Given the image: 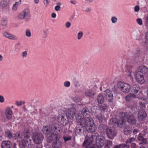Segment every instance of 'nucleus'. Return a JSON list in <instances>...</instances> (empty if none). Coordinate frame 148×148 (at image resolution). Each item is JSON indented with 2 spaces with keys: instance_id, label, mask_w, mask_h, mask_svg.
I'll return each instance as SVG.
<instances>
[{
  "instance_id": "39",
  "label": "nucleus",
  "mask_w": 148,
  "mask_h": 148,
  "mask_svg": "<svg viewBox=\"0 0 148 148\" xmlns=\"http://www.w3.org/2000/svg\"><path fill=\"white\" fill-rule=\"evenodd\" d=\"M7 23V21L4 18H2L1 21V24L3 26H5Z\"/></svg>"
},
{
  "instance_id": "43",
  "label": "nucleus",
  "mask_w": 148,
  "mask_h": 148,
  "mask_svg": "<svg viewBox=\"0 0 148 148\" xmlns=\"http://www.w3.org/2000/svg\"><path fill=\"white\" fill-rule=\"evenodd\" d=\"M64 86L66 87H68L70 85V83L69 81H66L64 82Z\"/></svg>"
},
{
  "instance_id": "51",
  "label": "nucleus",
  "mask_w": 148,
  "mask_h": 148,
  "mask_svg": "<svg viewBox=\"0 0 148 148\" xmlns=\"http://www.w3.org/2000/svg\"><path fill=\"white\" fill-rule=\"evenodd\" d=\"M71 25V23L69 22H67L66 23L65 26L66 28H69Z\"/></svg>"
},
{
  "instance_id": "6",
  "label": "nucleus",
  "mask_w": 148,
  "mask_h": 148,
  "mask_svg": "<svg viewBox=\"0 0 148 148\" xmlns=\"http://www.w3.org/2000/svg\"><path fill=\"white\" fill-rule=\"evenodd\" d=\"M18 17L20 19H24L26 21L29 20L30 18V14L28 10H25L18 15Z\"/></svg>"
},
{
  "instance_id": "26",
  "label": "nucleus",
  "mask_w": 148,
  "mask_h": 148,
  "mask_svg": "<svg viewBox=\"0 0 148 148\" xmlns=\"http://www.w3.org/2000/svg\"><path fill=\"white\" fill-rule=\"evenodd\" d=\"M140 71L144 75H148V68L144 66H140L139 67Z\"/></svg>"
},
{
  "instance_id": "58",
  "label": "nucleus",
  "mask_w": 148,
  "mask_h": 148,
  "mask_svg": "<svg viewBox=\"0 0 148 148\" xmlns=\"http://www.w3.org/2000/svg\"><path fill=\"white\" fill-rule=\"evenodd\" d=\"M139 131V130H138L134 129L133 132V134L134 135H135Z\"/></svg>"
},
{
  "instance_id": "5",
  "label": "nucleus",
  "mask_w": 148,
  "mask_h": 148,
  "mask_svg": "<svg viewBox=\"0 0 148 148\" xmlns=\"http://www.w3.org/2000/svg\"><path fill=\"white\" fill-rule=\"evenodd\" d=\"M32 138L35 143L38 144L42 143L44 136L41 133H36L34 134Z\"/></svg>"
},
{
  "instance_id": "3",
  "label": "nucleus",
  "mask_w": 148,
  "mask_h": 148,
  "mask_svg": "<svg viewBox=\"0 0 148 148\" xmlns=\"http://www.w3.org/2000/svg\"><path fill=\"white\" fill-rule=\"evenodd\" d=\"M117 86L121 91L124 93H128L130 91L131 86L128 84L119 81L117 83Z\"/></svg>"
},
{
  "instance_id": "55",
  "label": "nucleus",
  "mask_w": 148,
  "mask_h": 148,
  "mask_svg": "<svg viewBox=\"0 0 148 148\" xmlns=\"http://www.w3.org/2000/svg\"><path fill=\"white\" fill-rule=\"evenodd\" d=\"M140 8L139 6L138 5H136L135 7L134 10L135 12H137L139 11Z\"/></svg>"
},
{
  "instance_id": "20",
  "label": "nucleus",
  "mask_w": 148,
  "mask_h": 148,
  "mask_svg": "<svg viewBox=\"0 0 148 148\" xmlns=\"http://www.w3.org/2000/svg\"><path fill=\"white\" fill-rule=\"evenodd\" d=\"M106 143V140L101 138H98L96 141V145L98 147L101 148Z\"/></svg>"
},
{
  "instance_id": "54",
  "label": "nucleus",
  "mask_w": 148,
  "mask_h": 148,
  "mask_svg": "<svg viewBox=\"0 0 148 148\" xmlns=\"http://www.w3.org/2000/svg\"><path fill=\"white\" fill-rule=\"evenodd\" d=\"M16 104L18 106H21L22 104V101H16Z\"/></svg>"
},
{
  "instance_id": "60",
  "label": "nucleus",
  "mask_w": 148,
  "mask_h": 148,
  "mask_svg": "<svg viewBox=\"0 0 148 148\" xmlns=\"http://www.w3.org/2000/svg\"><path fill=\"white\" fill-rule=\"evenodd\" d=\"M136 144L134 143H132L131 146V148H136Z\"/></svg>"
},
{
  "instance_id": "31",
  "label": "nucleus",
  "mask_w": 148,
  "mask_h": 148,
  "mask_svg": "<svg viewBox=\"0 0 148 148\" xmlns=\"http://www.w3.org/2000/svg\"><path fill=\"white\" fill-rule=\"evenodd\" d=\"M136 98V96L132 93H130L125 97L126 100L127 101H130L133 98Z\"/></svg>"
},
{
  "instance_id": "52",
  "label": "nucleus",
  "mask_w": 148,
  "mask_h": 148,
  "mask_svg": "<svg viewBox=\"0 0 148 148\" xmlns=\"http://www.w3.org/2000/svg\"><path fill=\"white\" fill-rule=\"evenodd\" d=\"M49 3V1L48 0H44V3L46 7H47Z\"/></svg>"
},
{
  "instance_id": "53",
  "label": "nucleus",
  "mask_w": 148,
  "mask_h": 148,
  "mask_svg": "<svg viewBox=\"0 0 148 148\" xmlns=\"http://www.w3.org/2000/svg\"><path fill=\"white\" fill-rule=\"evenodd\" d=\"M60 7L59 5H57L55 7V10L56 11H59L60 10Z\"/></svg>"
},
{
  "instance_id": "56",
  "label": "nucleus",
  "mask_w": 148,
  "mask_h": 148,
  "mask_svg": "<svg viewBox=\"0 0 148 148\" xmlns=\"http://www.w3.org/2000/svg\"><path fill=\"white\" fill-rule=\"evenodd\" d=\"M145 25L146 27L148 28V14L145 18Z\"/></svg>"
},
{
  "instance_id": "12",
  "label": "nucleus",
  "mask_w": 148,
  "mask_h": 148,
  "mask_svg": "<svg viewBox=\"0 0 148 148\" xmlns=\"http://www.w3.org/2000/svg\"><path fill=\"white\" fill-rule=\"evenodd\" d=\"M91 110L87 107H85L82 111V114L83 116V118L87 117H90L91 113Z\"/></svg>"
},
{
  "instance_id": "23",
  "label": "nucleus",
  "mask_w": 148,
  "mask_h": 148,
  "mask_svg": "<svg viewBox=\"0 0 148 148\" xmlns=\"http://www.w3.org/2000/svg\"><path fill=\"white\" fill-rule=\"evenodd\" d=\"M29 131V130L28 129H25L21 133V136L25 138L29 139L30 138V133Z\"/></svg>"
},
{
  "instance_id": "18",
  "label": "nucleus",
  "mask_w": 148,
  "mask_h": 148,
  "mask_svg": "<svg viewBox=\"0 0 148 148\" xmlns=\"http://www.w3.org/2000/svg\"><path fill=\"white\" fill-rule=\"evenodd\" d=\"M5 113L6 117L8 120H10L12 118L13 114L12 111L10 108H7Z\"/></svg>"
},
{
  "instance_id": "29",
  "label": "nucleus",
  "mask_w": 148,
  "mask_h": 148,
  "mask_svg": "<svg viewBox=\"0 0 148 148\" xmlns=\"http://www.w3.org/2000/svg\"><path fill=\"white\" fill-rule=\"evenodd\" d=\"M52 145L53 148H61L62 143L60 141H55L52 143Z\"/></svg>"
},
{
  "instance_id": "13",
  "label": "nucleus",
  "mask_w": 148,
  "mask_h": 148,
  "mask_svg": "<svg viewBox=\"0 0 148 148\" xmlns=\"http://www.w3.org/2000/svg\"><path fill=\"white\" fill-rule=\"evenodd\" d=\"M105 92V95L107 99L109 101L112 102L113 99V97L112 91L109 89H107Z\"/></svg>"
},
{
  "instance_id": "34",
  "label": "nucleus",
  "mask_w": 148,
  "mask_h": 148,
  "mask_svg": "<svg viewBox=\"0 0 148 148\" xmlns=\"http://www.w3.org/2000/svg\"><path fill=\"white\" fill-rule=\"evenodd\" d=\"M9 3L8 0H2L0 3V6L2 7H5L8 5Z\"/></svg>"
},
{
  "instance_id": "63",
  "label": "nucleus",
  "mask_w": 148,
  "mask_h": 148,
  "mask_svg": "<svg viewBox=\"0 0 148 148\" xmlns=\"http://www.w3.org/2000/svg\"><path fill=\"white\" fill-rule=\"evenodd\" d=\"M70 2L74 5H75L77 3V2L75 0H71L70 1Z\"/></svg>"
},
{
  "instance_id": "15",
  "label": "nucleus",
  "mask_w": 148,
  "mask_h": 148,
  "mask_svg": "<svg viewBox=\"0 0 148 148\" xmlns=\"http://www.w3.org/2000/svg\"><path fill=\"white\" fill-rule=\"evenodd\" d=\"M91 123V125L87 126L85 127L86 131L89 132H95L97 129V127L95 125L94 123Z\"/></svg>"
},
{
  "instance_id": "62",
  "label": "nucleus",
  "mask_w": 148,
  "mask_h": 148,
  "mask_svg": "<svg viewBox=\"0 0 148 148\" xmlns=\"http://www.w3.org/2000/svg\"><path fill=\"white\" fill-rule=\"evenodd\" d=\"M79 82L77 81H75L74 82V85L76 87H77L78 85Z\"/></svg>"
},
{
  "instance_id": "32",
  "label": "nucleus",
  "mask_w": 148,
  "mask_h": 148,
  "mask_svg": "<svg viewBox=\"0 0 148 148\" xmlns=\"http://www.w3.org/2000/svg\"><path fill=\"white\" fill-rule=\"evenodd\" d=\"M132 132V129L128 126H126L124 129V133L125 135L130 134Z\"/></svg>"
},
{
  "instance_id": "49",
  "label": "nucleus",
  "mask_w": 148,
  "mask_h": 148,
  "mask_svg": "<svg viewBox=\"0 0 148 148\" xmlns=\"http://www.w3.org/2000/svg\"><path fill=\"white\" fill-rule=\"evenodd\" d=\"M4 101V98L2 95H0V102L2 103Z\"/></svg>"
},
{
  "instance_id": "59",
  "label": "nucleus",
  "mask_w": 148,
  "mask_h": 148,
  "mask_svg": "<svg viewBox=\"0 0 148 148\" xmlns=\"http://www.w3.org/2000/svg\"><path fill=\"white\" fill-rule=\"evenodd\" d=\"M145 38L147 41L148 44V32H147L145 34Z\"/></svg>"
},
{
  "instance_id": "25",
  "label": "nucleus",
  "mask_w": 148,
  "mask_h": 148,
  "mask_svg": "<svg viewBox=\"0 0 148 148\" xmlns=\"http://www.w3.org/2000/svg\"><path fill=\"white\" fill-rule=\"evenodd\" d=\"M28 141L27 140H22L19 143V147L20 148H25L27 146Z\"/></svg>"
},
{
  "instance_id": "36",
  "label": "nucleus",
  "mask_w": 148,
  "mask_h": 148,
  "mask_svg": "<svg viewBox=\"0 0 148 148\" xmlns=\"http://www.w3.org/2000/svg\"><path fill=\"white\" fill-rule=\"evenodd\" d=\"M100 108L102 111L104 112H106L107 111L108 106L106 104H103L99 106Z\"/></svg>"
},
{
  "instance_id": "22",
  "label": "nucleus",
  "mask_w": 148,
  "mask_h": 148,
  "mask_svg": "<svg viewBox=\"0 0 148 148\" xmlns=\"http://www.w3.org/2000/svg\"><path fill=\"white\" fill-rule=\"evenodd\" d=\"M108 128L105 125L101 124L99 126L98 129L102 134L106 133Z\"/></svg>"
},
{
  "instance_id": "57",
  "label": "nucleus",
  "mask_w": 148,
  "mask_h": 148,
  "mask_svg": "<svg viewBox=\"0 0 148 148\" xmlns=\"http://www.w3.org/2000/svg\"><path fill=\"white\" fill-rule=\"evenodd\" d=\"M16 137L20 138H22L23 136H21V134L20 133H18L16 135Z\"/></svg>"
},
{
  "instance_id": "61",
  "label": "nucleus",
  "mask_w": 148,
  "mask_h": 148,
  "mask_svg": "<svg viewBox=\"0 0 148 148\" xmlns=\"http://www.w3.org/2000/svg\"><path fill=\"white\" fill-rule=\"evenodd\" d=\"M112 89L115 92H116L118 90L117 87L116 86H114V87Z\"/></svg>"
},
{
  "instance_id": "30",
  "label": "nucleus",
  "mask_w": 148,
  "mask_h": 148,
  "mask_svg": "<svg viewBox=\"0 0 148 148\" xmlns=\"http://www.w3.org/2000/svg\"><path fill=\"white\" fill-rule=\"evenodd\" d=\"M97 101L99 103H102L104 101V99L103 96L101 94H99L97 97Z\"/></svg>"
},
{
  "instance_id": "24",
  "label": "nucleus",
  "mask_w": 148,
  "mask_h": 148,
  "mask_svg": "<svg viewBox=\"0 0 148 148\" xmlns=\"http://www.w3.org/2000/svg\"><path fill=\"white\" fill-rule=\"evenodd\" d=\"M143 55L142 52L139 50H137L134 52V57L136 60H137L140 58Z\"/></svg>"
},
{
  "instance_id": "35",
  "label": "nucleus",
  "mask_w": 148,
  "mask_h": 148,
  "mask_svg": "<svg viewBox=\"0 0 148 148\" xmlns=\"http://www.w3.org/2000/svg\"><path fill=\"white\" fill-rule=\"evenodd\" d=\"M106 144L104 148H110L111 147L112 145V141L109 140H106Z\"/></svg>"
},
{
  "instance_id": "14",
  "label": "nucleus",
  "mask_w": 148,
  "mask_h": 148,
  "mask_svg": "<svg viewBox=\"0 0 148 148\" xmlns=\"http://www.w3.org/2000/svg\"><path fill=\"white\" fill-rule=\"evenodd\" d=\"M76 110L74 108L68 109L66 113V115L69 119H72L75 115Z\"/></svg>"
},
{
  "instance_id": "38",
  "label": "nucleus",
  "mask_w": 148,
  "mask_h": 148,
  "mask_svg": "<svg viewBox=\"0 0 148 148\" xmlns=\"http://www.w3.org/2000/svg\"><path fill=\"white\" fill-rule=\"evenodd\" d=\"M21 1H20L18 2H16L14 4L12 7V9L14 11H15L17 10L18 5V4H20Z\"/></svg>"
},
{
  "instance_id": "8",
  "label": "nucleus",
  "mask_w": 148,
  "mask_h": 148,
  "mask_svg": "<svg viewBox=\"0 0 148 148\" xmlns=\"http://www.w3.org/2000/svg\"><path fill=\"white\" fill-rule=\"evenodd\" d=\"M79 123V124L80 126L76 127L75 133L76 135L83 136L84 135L85 132V128L82 125H80V121Z\"/></svg>"
},
{
  "instance_id": "44",
  "label": "nucleus",
  "mask_w": 148,
  "mask_h": 148,
  "mask_svg": "<svg viewBox=\"0 0 148 148\" xmlns=\"http://www.w3.org/2000/svg\"><path fill=\"white\" fill-rule=\"evenodd\" d=\"M83 36V33L82 32H79L77 34V39L80 40Z\"/></svg>"
},
{
  "instance_id": "33",
  "label": "nucleus",
  "mask_w": 148,
  "mask_h": 148,
  "mask_svg": "<svg viewBox=\"0 0 148 148\" xmlns=\"http://www.w3.org/2000/svg\"><path fill=\"white\" fill-rule=\"evenodd\" d=\"M139 86L137 84H134L133 86L132 91L135 93H137L139 90Z\"/></svg>"
},
{
  "instance_id": "37",
  "label": "nucleus",
  "mask_w": 148,
  "mask_h": 148,
  "mask_svg": "<svg viewBox=\"0 0 148 148\" xmlns=\"http://www.w3.org/2000/svg\"><path fill=\"white\" fill-rule=\"evenodd\" d=\"M117 119L116 118H112L110 119L109 121V124L111 125H116L117 122Z\"/></svg>"
},
{
  "instance_id": "50",
  "label": "nucleus",
  "mask_w": 148,
  "mask_h": 148,
  "mask_svg": "<svg viewBox=\"0 0 148 148\" xmlns=\"http://www.w3.org/2000/svg\"><path fill=\"white\" fill-rule=\"evenodd\" d=\"M27 51H24L22 53V57L23 58H26L27 56Z\"/></svg>"
},
{
  "instance_id": "47",
  "label": "nucleus",
  "mask_w": 148,
  "mask_h": 148,
  "mask_svg": "<svg viewBox=\"0 0 148 148\" xmlns=\"http://www.w3.org/2000/svg\"><path fill=\"white\" fill-rule=\"evenodd\" d=\"M136 21L140 25H142L143 24L142 20L141 19L139 18L136 20Z\"/></svg>"
},
{
  "instance_id": "19",
  "label": "nucleus",
  "mask_w": 148,
  "mask_h": 148,
  "mask_svg": "<svg viewBox=\"0 0 148 148\" xmlns=\"http://www.w3.org/2000/svg\"><path fill=\"white\" fill-rule=\"evenodd\" d=\"M85 95L87 97L92 98L95 95V92L92 89H89L84 92Z\"/></svg>"
},
{
  "instance_id": "10",
  "label": "nucleus",
  "mask_w": 148,
  "mask_h": 148,
  "mask_svg": "<svg viewBox=\"0 0 148 148\" xmlns=\"http://www.w3.org/2000/svg\"><path fill=\"white\" fill-rule=\"evenodd\" d=\"M67 117L66 115V116L59 115L58 117V121L64 126L66 125L68 123V122Z\"/></svg>"
},
{
  "instance_id": "45",
  "label": "nucleus",
  "mask_w": 148,
  "mask_h": 148,
  "mask_svg": "<svg viewBox=\"0 0 148 148\" xmlns=\"http://www.w3.org/2000/svg\"><path fill=\"white\" fill-rule=\"evenodd\" d=\"M25 35L27 37H30L31 36V33L29 29H27L26 30Z\"/></svg>"
},
{
  "instance_id": "27",
  "label": "nucleus",
  "mask_w": 148,
  "mask_h": 148,
  "mask_svg": "<svg viewBox=\"0 0 148 148\" xmlns=\"http://www.w3.org/2000/svg\"><path fill=\"white\" fill-rule=\"evenodd\" d=\"M121 113H120V120H119L117 119V122L116 125H117L118 126H119V125H121L123 123H125L126 122V119L125 118V117H121Z\"/></svg>"
},
{
  "instance_id": "16",
  "label": "nucleus",
  "mask_w": 148,
  "mask_h": 148,
  "mask_svg": "<svg viewBox=\"0 0 148 148\" xmlns=\"http://www.w3.org/2000/svg\"><path fill=\"white\" fill-rule=\"evenodd\" d=\"M146 116L147 114L144 110L141 109L139 111L138 113V117L139 120H143Z\"/></svg>"
},
{
  "instance_id": "11",
  "label": "nucleus",
  "mask_w": 148,
  "mask_h": 148,
  "mask_svg": "<svg viewBox=\"0 0 148 148\" xmlns=\"http://www.w3.org/2000/svg\"><path fill=\"white\" fill-rule=\"evenodd\" d=\"M117 132L114 129L108 128L106 134L109 138L111 139L113 138L116 135Z\"/></svg>"
},
{
  "instance_id": "42",
  "label": "nucleus",
  "mask_w": 148,
  "mask_h": 148,
  "mask_svg": "<svg viewBox=\"0 0 148 148\" xmlns=\"http://www.w3.org/2000/svg\"><path fill=\"white\" fill-rule=\"evenodd\" d=\"M138 138L139 140H142L143 143H145L146 141V139L144 138L143 137L141 136H139Z\"/></svg>"
},
{
  "instance_id": "1",
  "label": "nucleus",
  "mask_w": 148,
  "mask_h": 148,
  "mask_svg": "<svg viewBox=\"0 0 148 148\" xmlns=\"http://www.w3.org/2000/svg\"><path fill=\"white\" fill-rule=\"evenodd\" d=\"M62 129V127L57 123L52 124L42 128L43 133L47 137V141L51 143L55 139L58 140L60 138V135L58 134Z\"/></svg>"
},
{
  "instance_id": "7",
  "label": "nucleus",
  "mask_w": 148,
  "mask_h": 148,
  "mask_svg": "<svg viewBox=\"0 0 148 148\" xmlns=\"http://www.w3.org/2000/svg\"><path fill=\"white\" fill-rule=\"evenodd\" d=\"M93 136L91 134V135H87L85 137V140L83 143V147H85L86 146L89 145L91 144L93 140Z\"/></svg>"
},
{
  "instance_id": "21",
  "label": "nucleus",
  "mask_w": 148,
  "mask_h": 148,
  "mask_svg": "<svg viewBox=\"0 0 148 148\" xmlns=\"http://www.w3.org/2000/svg\"><path fill=\"white\" fill-rule=\"evenodd\" d=\"M12 146V143L8 140L3 141L1 144V146L3 148H11Z\"/></svg>"
},
{
  "instance_id": "41",
  "label": "nucleus",
  "mask_w": 148,
  "mask_h": 148,
  "mask_svg": "<svg viewBox=\"0 0 148 148\" xmlns=\"http://www.w3.org/2000/svg\"><path fill=\"white\" fill-rule=\"evenodd\" d=\"M120 148H124L126 147L127 148H130V146L129 145H127L125 144H121L119 145Z\"/></svg>"
},
{
  "instance_id": "46",
  "label": "nucleus",
  "mask_w": 148,
  "mask_h": 148,
  "mask_svg": "<svg viewBox=\"0 0 148 148\" xmlns=\"http://www.w3.org/2000/svg\"><path fill=\"white\" fill-rule=\"evenodd\" d=\"M117 20V18L115 16H113L111 18V21L113 23H115L116 22Z\"/></svg>"
},
{
  "instance_id": "2",
  "label": "nucleus",
  "mask_w": 148,
  "mask_h": 148,
  "mask_svg": "<svg viewBox=\"0 0 148 148\" xmlns=\"http://www.w3.org/2000/svg\"><path fill=\"white\" fill-rule=\"evenodd\" d=\"M121 116V117H125L126 119H127V122L131 125H135L136 122V119L135 116L133 115H130L128 113L122 112Z\"/></svg>"
},
{
  "instance_id": "48",
  "label": "nucleus",
  "mask_w": 148,
  "mask_h": 148,
  "mask_svg": "<svg viewBox=\"0 0 148 148\" xmlns=\"http://www.w3.org/2000/svg\"><path fill=\"white\" fill-rule=\"evenodd\" d=\"M63 138L65 141H67L69 140H70L71 139V136L66 137L65 136H64L63 137Z\"/></svg>"
},
{
  "instance_id": "17",
  "label": "nucleus",
  "mask_w": 148,
  "mask_h": 148,
  "mask_svg": "<svg viewBox=\"0 0 148 148\" xmlns=\"http://www.w3.org/2000/svg\"><path fill=\"white\" fill-rule=\"evenodd\" d=\"M3 34L4 36L10 39L16 40L17 39L16 37L7 32H3Z\"/></svg>"
},
{
  "instance_id": "40",
  "label": "nucleus",
  "mask_w": 148,
  "mask_h": 148,
  "mask_svg": "<svg viewBox=\"0 0 148 148\" xmlns=\"http://www.w3.org/2000/svg\"><path fill=\"white\" fill-rule=\"evenodd\" d=\"M5 135L9 138H11L12 137V134L10 132L7 131L5 133Z\"/></svg>"
},
{
  "instance_id": "9",
  "label": "nucleus",
  "mask_w": 148,
  "mask_h": 148,
  "mask_svg": "<svg viewBox=\"0 0 148 148\" xmlns=\"http://www.w3.org/2000/svg\"><path fill=\"white\" fill-rule=\"evenodd\" d=\"M136 80L139 83L141 84L144 82V74L140 71L136 72Z\"/></svg>"
},
{
  "instance_id": "64",
  "label": "nucleus",
  "mask_w": 148,
  "mask_h": 148,
  "mask_svg": "<svg viewBox=\"0 0 148 148\" xmlns=\"http://www.w3.org/2000/svg\"><path fill=\"white\" fill-rule=\"evenodd\" d=\"M51 16L53 18H55L56 17V14L54 13H52L51 14Z\"/></svg>"
},
{
  "instance_id": "28",
  "label": "nucleus",
  "mask_w": 148,
  "mask_h": 148,
  "mask_svg": "<svg viewBox=\"0 0 148 148\" xmlns=\"http://www.w3.org/2000/svg\"><path fill=\"white\" fill-rule=\"evenodd\" d=\"M96 119H97L100 123H102L103 121L105 120V116L101 113L97 114L96 116Z\"/></svg>"
},
{
  "instance_id": "4",
  "label": "nucleus",
  "mask_w": 148,
  "mask_h": 148,
  "mask_svg": "<svg viewBox=\"0 0 148 148\" xmlns=\"http://www.w3.org/2000/svg\"><path fill=\"white\" fill-rule=\"evenodd\" d=\"M80 119V125H82L84 127H86L87 126H88L89 125H91V123H94L93 120L92 118L90 117H87L85 118H82L81 117L79 118Z\"/></svg>"
}]
</instances>
